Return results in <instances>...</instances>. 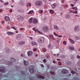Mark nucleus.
Wrapping results in <instances>:
<instances>
[{"label": "nucleus", "instance_id": "f257e3e1", "mask_svg": "<svg viewBox=\"0 0 80 80\" xmlns=\"http://www.w3.org/2000/svg\"><path fill=\"white\" fill-rule=\"evenodd\" d=\"M34 68H35V66L33 65H32L29 68L30 69H29V71L30 72V73H33L35 72V71H34Z\"/></svg>", "mask_w": 80, "mask_h": 80}, {"label": "nucleus", "instance_id": "f03ea898", "mask_svg": "<svg viewBox=\"0 0 80 80\" xmlns=\"http://www.w3.org/2000/svg\"><path fill=\"white\" fill-rule=\"evenodd\" d=\"M44 41H45V39L43 37H41L40 38H39L38 40V42L40 43H43Z\"/></svg>", "mask_w": 80, "mask_h": 80}, {"label": "nucleus", "instance_id": "7ed1b4c3", "mask_svg": "<svg viewBox=\"0 0 80 80\" xmlns=\"http://www.w3.org/2000/svg\"><path fill=\"white\" fill-rule=\"evenodd\" d=\"M35 4L37 6H42V2L40 1H37L35 2Z\"/></svg>", "mask_w": 80, "mask_h": 80}, {"label": "nucleus", "instance_id": "20e7f679", "mask_svg": "<svg viewBox=\"0 0 80 80\" xmlns=\"http://www.w3.org/2000/svg\"><path fill=\"white\" fill-rule=\"evenodd\" d=\"M18 20L19 21H22L24 19V18L21 16H18Z\"/></svg>", "mask_w": 80, "mask_h": 80}, {"label": "nucleus", "instance_id": "39448f33", "mask_svg": "<svg viewBox=\"0 0 80 80\" xmlns=\"http://www.w3.org/2000/svg\"><path fill=\"white\" fill-rule=\"evenodd\" d=\"M37 42L35 41H32L31 42V44L32 45V46H37L38 45Z\"/></svg>", "mask_w": 80, "mask_h": 80}, {"label": "nucleus", "instance_id": "423d86ee", "mask_svg": "<svg viewBox=\"0 0 80 80\" xmlns=\"http://www.w3.org/2000/svg\"><path fill=\"white\" fill-rule=\"evenodd\" d=\"M4 19L6 22H9L10 20V17L8 16H6L4 18Z\"/></svg>", "mask_w": 80, "mask_h": 80}, {"label": "nucleus", "instance_id": "0eeeda50", "mask_svg": "<svg viewBox=\"0 0 80 80\" xmlns=\"http://www.w3.org/2000/svg\"><path fill=\"white\" fill-rule=\"evenodd\" d=\"M80 30V28L79 26H76L74 27V30Z\"/></svg>", "mask_w": 80, "mask_h": 80}, {"label": "nucleus", "instance_id": "6e6552de", "mask_svg": "<svg viewBox=\"0 0 80 80\" xmlns=\"http://www.w3.org/2000/svg\"><path fill=\"white\" fill-rule=\"evenodd\" d=\"M32 23H38V20L36 18H33Z\"/></svg>", "mask_w": 80, "mask_h": 80}, {"label": "nucleus", "instance_id": "1a4fd4ad", "mask_svg": "<svg viewBox=\"0 0 80 80\" xmlns=\"http://www.w3.org/2000/svg\"><path fill=\"white\" fill-rule=\"evenodd\" d=\"M28 56H32L33 55V52L32 51H29L28 52Z\"/></svg>", "mask_w": 80, "mask_h": 80}, {"label": "nucleus", "instance_id": "9d476101", "mask_svg": "<svg viewBox=\"0 0 80 80\" xmlns=\"http://www.w3.org/2000/svg\"><path fill=\"white\" fill-rule=\"evenodd\" d=\"M42 30H49V28L47 26L44 27L42 28Z\"/></svg>", "mask_w": 80, "mask_h": 80}, {"label": "nucleus", "instance_id": "9b49d317", "mask_svg": "<svg viewBox=\"0 0 80 80\" xmlns=\"http://www.w3.org/2000/svg\"><path fill=\"white\" fill-rule=\"evenodd\" d=\"M68 71L67 70L64 69L62 70L61 72L62 73H68Z\"/></svg>", "mask_w": 80, "mask_h": 80}, {"label": "nucleus", "instance_id": "f8f14e48", "mask_svg": "<svg viewBox=\"0 0 80 80\" xmlns=\"http://www.w3.org/2000/svg\"><path fill=\"white\" fill-rule=\"evenodd\" d=\"M57 6V4L56 3H54L52 5L51 7L52 8H55Z\"/></svg>", "mask_w": 80, "mask_h": 80}, {"label": "nucleus", "instance_id": "ddd939ff", "mask_svg": "<svg viewBox=\"0 0 80 80\" xmlns=\"http://www.w3.org/2000/svg\"><path fill=\"white\" fill-rule=\"evenodd\" d=\"M21 37H22V35L18 34V35H17L16 36V38L17 39H18V40H19V39H20Z\"/></svg>", "mask_w": 80, "mask_h": 80}, {"label": "nucleus", "instance_id": "4468645a", "mask_svg": "<svg viewBox=\"0 0 80 80\" xmlns=\"http://www.w3.org/2000/svg\"><path fill=\"white\" fill-rule=\"evenodd\" d=\"M7 34L8 35H13L14 33L12 32H8Z\"/></svg>", "mask_w": 80, "mask_h": 80}, {"label": "nucleus", "instance_id": "2eb2a0df", "mask_svg": "<svg viewBox=\"0 0 80 80\" xmlns=\"http://www.w3.org/2000/svg\"><path fill=\"white\" fill-rule=\"evenodd\" d=\"M18 43L19 45H24V44L25 43V41L19 42Z\"/></svg>", "mask_w": 80, "mask_h": 80}, {"label": "nucleus", "instance_id": "dca6fc26", "mask_svg": "<svg viewBox=\"0 0 80 80\" xmlns=\"http://www.w3.org/2000/svg\"><path fill=\"white\" fill-rule=\"evenodd\" d=\"M53 27L54 29H56L57 30H58V29H59V28L57 26V25H54Z\"/></svg>", "mask_w": 80, "mask_h": 80}, {"label": "nucleus", "instance_id": "f3484780", "mask_svg": "<svg viewBox=\"0 0 80 80\" xmlns=\"http://www.w3.org/2000/svg\"><path fill=\"white\" fill-rule=\"evenodd\" d=\"M5 68H2V69H1L0 70V72H2V73H3V72H4L5 71Z\"/></svg>", "mask_w": 80, "mask_h": 80}, {"label": "nucleus", "instance_id": "a211bd4d", "mask_svg": "<svg viewBox=\"0 0 80 80\" xmlns=\"http://www.w3.org/2000/svg\"><path fill=\"white\" fill-rule=\"evenodd\" d=\"M69 41H70L71 42V43H72V44H74V43H75V42H74V41H73V40L70 39V38L68 39Z\"/></svg>", "mask_w": 80, "mask_h": 80}, {"label": "nucleus", "instance_id": "6ab92c4d", "mask_svg": "<svg viewBox=\"0 0 80 80\" xmlns=\"http://www.w3.org/2000/svg\"><path fill=\"white\" fill-rule=\"evenodd\" d=\"M32 20H33V18H30L29 20V23H32Z\"/></svg>", "mask_w": 80, "mask_h": 80}, {"label": "nucleus", "instance_id": "aec40b11", "mask_svg": "<svg viewBox=\"0 0 80 80\" xmlns=\"http://www.w3.org/2000/svg\"><path fill=\"white\" fill-rule=\"evenodd\" d=\"M65 17L67 18H70V16L69 14H67L66 15Z\"/></svg>", "mask_w": 80, "mask_h": 80}, {"label": "nucleus", "instance_id": "412c9836", "mask_svg": "<svg viewBox=\"0 0 80 80\" xmlns=\"http://www.w3.org/2000/svg\"><path fill=\"white\" fill-rule=\"evenodd\" d=\"M24 63L25 65H28V62L25 61V60H24Z\"/></svg>", "mask_w": 80, "mask_h": 80}, {"label": "nucleus", "instance_id": "4be33fe9", "mask_svg": "<svg viewBox=\"0 0 80 80\" xmlns=\"http://www.w3.org/2000/svg\"><path fill=\"white\" fill-rule=\"evenodd\" d=\"M33 12V10H31L28 13V14H32Z\"/></svg>", "mask_w": 80, "mask_h": 80}, {"label": "nucleus", "instance_id": "5701e85b", "mask_svg": "<svg viewBox=\"0 0 80 80\" xmlns=\"http://www.w3.org/2000/svg\"><path fill=\"white\" fill-rule=\"evenodd\" d=\"M35 32H38V33H40V34H43L42 32H40V31L38 30H35L34 31Z\"/></svg>", "mask_w": 80, "mask_h": 80}, {"label": "nucleus", "instance_id": "b1692460", "mask_svg": "<svg viewBox=\"0 0 80 80\" xmlns=\"http://www.w3.org/2000/svg\"><path fill=\"white\" fill-rule=\"evenodd\" d=\"M69 48L70 50H75V48L73 47H69Z\"/></svg>", "mask_w": 80, "mask_h": 80}, {"label": "nucleus", "instance_id": "393cba45", "mask_svg": "<svg viewBox=\"0 0 80 80\" xmlns=\"http://www.w3.org/2000/svg\"><path fill=\"white\" fill-rule=\"evenodd\" d=\"M38 78H44V77H43V76L40 75H38Z\"/></svg>", "mask_w": 80, "mask_h": 80}, {"label": "nucleus", "instance_id": "a878e982", "mask_svg": "<svg viewBox=\"0 0 80 80\" xmlns=\"http://www.w3.org/2000/svg\"><path fill=\"white\" fill-rule=\"evenodd\" d=\"M11 60L12 61V62H15V59L13 58H11Z\"/></svg>", "mask_w": 80, "mask_h": 80}, {"label": "nucleus", "instance_id": "bb28decb", "mask_svg": "<svg viewBox=\"0 0 80 80\" xmlns=\"http://www.w3.org/2000/svg\"><path fill=\"white\" fill-rule=\"evenodd\" d=\"M49 37L51 38V39H52V38L53 37V36L52 35H49Z\"/></svg>", "mask_w": 80, "mask_h": 80}, {"label": "nucleus", "instance_id": "cd10ccee", "mask_svg": "<svg viewBox=\"0 0 80 80\" xmlns=\"http://www.w3.org/2000/svg\"><path fill=\"white\" fill-rule=\"evenodd\" d=\"M68 6L67 5H64L62 6V7H63V8H65V7H67Z\"/></svg>", "mask_w": 80, "mask_h": 80}, {"label": "nucleus", "instance_id": "c85d7f7f", "mask_svg": "<svg viewBox=\"0 0 80 80\" xmlns=\"http://www.w3.org/2000/svg\"><path fill=\"white\" fill-rule=\"evenodd\" d=\"M48 48H52V45L51 44H49L48 45Z\"/></svg>", "mask_w": 80, "mask_h": 80}, {"label": "nucleus", "instance_id": "c756f323", "mask_svg": "<svg viewBox=\"0 0 80 80\" xmlns=\"http://www.w3.org/2000/svg\"><path fill=\"white\" fill-rule=\"evenodd\" d=\"M8 2H7L6 3H4V5H5V6H6V5H8Z\"/></svg>", "mask_w": 80, "mask_h": 80}, {"label": "nucleus", "instance_id": "7c9ffc66", "mask_svg": "<svg viewBox=\"0 0 80 80\" xmlns=\"http://www.w3.org/2000/svg\"><path fill=\"white\" fill-rule=\"evenodd\" d=\"M27 7H28V6L29 7H30V6H31V4L30 3H28L27 5Z\"/></svg>", "mask_w": 80, "mask_h": 80}, {"label": "nucleus", "instance_id": "2f4dec72", "mask_svg": "<svg viewBox=\"0 0 80 80\" xmlns=\"http://www.w3.org/2000/svg\"><path fill=\"white\" fill-rule=\"evenodd\" d=\"M8 65H12V62H8Z\"/></svg>", "mask_w": 80, "mask_h": 80}, {"label": "nucleus", "instance_id": "473e14b6", "mask_svg": "<svg viewBox=\"0 0 80 80\" xmlns=\"http://www.w3.org/2000/svg\"><path fill=\"white\" fill-rule=\"evenodd\" d=\"M33 30H38L37 29L36 27L33 28L32 29Z\"/></svg>", "mask_w": 80, "mask_h": 80}, {"label": "nucleus", "instance_id": "72a5a7b5", "mask_svg": "<svg viewBox=\"0 0 80 80\" xmlns=\"http://www.w3.org/2000/svg\"><path fill=\"white\" fill-rule=\"evenodd\" d=\"M39 13H43V11L41 10H39Z\"/></svg>", "mask_w": 80, "mask_h": 80}, {"label": "nucleus", "instance_id": "f704fd0d", "mask_svg": "<svg viewBox=\"0 0 80 80\" xmlns=\"http://www.w3.org/2000/svg\"><path fill=\"white\" fill-rule=\"evenodd\" d=\"M50 12L51 13H54V12L53 10H50Z\"/></svg>", "mask_w": 80, "mask_h": 80}, {"label": "nucleus", "instance_id": "c9c22d12", "mask_svg": "<svg viewBox=\"0 0 80 80\" xmlns=\"http://www.w3.org/2000/svg\"><path fill=\"white\" fill-rule=\"evenodd\" d=\"M50 73H51V74H52V75L55 74V72H54L53 71L50 72Z\"/></svg>", "mask_w": 80, "mask_h": 80}, {"label": "nucleus", "instance_id": "e433bc0d", "mask_svg": "<svg viewBox=\"0 0 80 80\" xmlns=\"http://www.w3.org/2000/svg\"><path fill=\"white\" fill-rule=\"evenodd\" d=\"M11 28H13V29H14V30H17V29L15 27H11Z\"/></svg>", "mask_w": 80, "mask_h": 80}, {"label": "nucleus", "instance_id": "4c0bfd02", "mask_svg": "<svg viewBox=\"0 0 80 80\" xmlns=\"http://www.w3.org/2000/svg\"><path fill=\"white\" fill-rule=\"evenodd\" d=\"M42 51L43 52H46V48H44L42 49Z\"/></svg>", "mask_w": 80, "mask_h": 80}, {"label": "nucleus", "instance_id": "58836bf2", "mask_svg": "<svg viewBox=\"0 0 80 80\" xmlns=\"http://www.w3.org/2000/svg\"><path fill=\"white\" fill-rule=\"evenodd\" d=\"M58 64L59 65H62V62H58Z\"/></svg>", "mask_w": 80, "mask_h": 80}, {"label": "nucleus", "instance_id": "ea45409f", "mask_svg": "<svg viewBox=\"0 0 80 80\" xmlns=\"http://www.w3.org/2000/svg\"><path fill=\"white\" fill-rule=\"evenodd\" d=\"M54 35H55V36H58V34L56 33H55V32H54Z\"/></svg>", "mask_w": 80, "mask_h": 80}, {"label": "nucleus", "instance_id": "a19ab883", "mask_svg": "<svg viewBox=\"0 0 80 80\" xmlns=\"http://www.w3.org/2000/svg\"><path fill=\"white\" fill-rule=\"evenodd\" d=\"M76 40H78L79 39V38H78L77 36H76L75 37Z\"/></svg>", "mask_w": 80, "mask_h": 80}, {"label": "nucleus", "instance_id": "79ce46f5", "mask_svg": "<svg viewBox=\"0 0 80 80\" xmlns=\"http://www.w3.org/2000/svg\"><path fill=\"white\" fill-rule=\"evenodd\" d=\"M66 43L67 42L65 41H64V42H63V44H64V45H66Z\"/></svg>", "mask_w": 80, "mask_h": 80}, {"label": "nucleus", "instance_id": "37998d69", "mask_svg": "<svg viewBox=\"0 0 80 80\" xmlns=\"http://www.w3.org/2000/svg\"><path fill=\"white\" fill-rule=\"evenodd\" d=\"M37 49L36 48H34L33 50L34 52H36V51H37Z\"/></svg>", "mask_w": 80, "mask_h": 80}, {"label": "nucleus", "instance_id": "c03bdc74", "mask_svg": "<svg viewBox=\"0 0 80 80\" xmlns=\"http://www.w3.org/2000/svg\"><path fill=\"white\" fill-rule=\"evenodd\" d=\"M71 73H72V74H74V73H75V72L73 71H72Z\"/></svg>", "mask_w": 80, "mask_h": 80}, {"label": "nucleus", "instance_id": "a18cd8bd", "mask_svg": "<svg viewBox=\"0 0 80 80\" xmlns=\"http://www.w3.org/2000/svg\"><path fill=\"white\" fill-rule=\"evenodd\" d=\"M77 58H80V56H79V55H77Z\"/></svg>", "mask_w": 80, "mask_h": 80}, {"label": "nucleus", "instance_id": "49530a36", "mask_svg": "<svg viewBox=\"0 0 80 80\" xmlns=\"http://www.w3.org/2000/svg\"><path fill=\"white\" fill-rule=\"evenodd\" d=\"M25 29H24V28H20V30H24Z\"/></svg>", "mask_w": 80, "mask_h": 80}, {"label": "nucleus", "instance_id": "de8ad7c7", "mask_svg": "<svg viewBox=\"0 0 80 80\" xmlns=\"http://www.w3.org/2000/svg\"><path fill=\"white\" fill-rule=\"evenodd\" d=\"M29 38L31 40H33V38H32V37H29Z\"/></svg>", "mask_w": 80, "mask_h": 80}, {"label": "nucleus", "instance_id": "09e8293b", "mask_svg": "<svg viewBox=\"0 0 80 80\" xmlns=\"http://www.w3.org/2000/svg\"><path fill=\"white\" fill-rule=\"evenodd\" d=\"M47 19V18H44V20H46Z\"/></svg>", "mask_w": 80, "mask_h": 80}, {"label": "nucleus", "instance_id": "8fccbe9b", "mask_svg": "<svg viewBox=\"0 0 80 80\" xmlns=\"http://www.w3.org/2000/svg\"><path fill=\"white\" fill-rule=\"evenodd\" d=\"M46 59H45L44 60H43V62H46Z\"/></svg>", "mask_w": 80, "mask_h": 80}, {"label": "nucleus", "instance_id": "3c124183", "mask_svg": "<svg viewBox=\"0 0 80 80\" xmlns=\"http://www.w3.org/2000/svg\"><path fill=\"white\" fill-rule=\"evenodd\" d=\"M73 13H77V11H74V12H73Z\"/></svg>", "mask_w": 80, "mask_h": 80}, {"label": "nucleus", "instance_id": "603ef678", "mask_svg": "<svg viewBox=\"0 0 80 80\" xmlns=\"http://www.w3.org/2000/svg\"><path fill=\"white\" fill-rule=\"evenodd\" d=\"M71 7H74V5L73 4H71Z\"/></svg>", "mask_w": 80, "mask_h": 80}, {"label": "nucleus", "instance_id": "864d4df0", "mask_svg": "<svg viewBox=\"0 0 80 80\" xmlns=\"http://www.w3.org/2000/svg\"><path fill=\"white\" fill-rule=\"evenodd\" d=\"M9 12H12V9H10V10H9Z\"/></svg>", "mask_w": 80, "mask_h": 80}, {"label": "nucleus", "instance_id": "5fc2aeb1", "mask_svg": "<svg viewBox=\"0 0 80 80\" xmlns=\"http://www.w3.org/2000/svg\"><path fill=\"white\" fill-rule=\"evenodd\" d=\"M4 22H4V21H2V24H3V23H4Z\"/></svg>", "mask_w": 80, "mask_h": 80}, {"label": "nucleus", "instance_id": "6e6d98bb", "mask_svg": "<svg viewBox=\"0 0 80 80\" xmlns=\"http://www.w3.org/2000/svg\"><path fill=\"white\" fill-rule=\"evenodd\" d=\"M53 63H56V62L55 61H53Z\"/></svg>", "mask_w": 80, "mask_h": 80}, {"label": "nucleus", "instance_id": "4d7b16f0", "mask_svg": "<svg viewBox=\"0 0 80 80\" xmlns=\"http://www.w3.org/2000/svg\"><path fill=\"white\" fill-rule=\"evenodd\" d=\"M41 67H44V66H43V64H41Z\"/></svg>", "mask_w": 80, "mask_h": 80}, {"label": "nucleus", "instance_id": "13d9d810", "mask_svg": "<svg viewBox=\"0 0 80 80\" xmlns=\"http://www.w3.org/2000/svg\"><path fill=\"white\" fill-rule=\"evenodd\" d=\"M64 2L65 1H64V0H62V3H64Z\"/></svg>", "mask_w": 80, "mask_h": 80}, {"label": "nucleus", "instance_id": "bf43d9fd", "mask_svg": "<svg viewBox=\"0 0 80 80\" xmlns=\"http://www.w3.org/2000/svg\"><path fill=\"white\" fill-rule=\"evenodd\" d=\"M70 12H72V13H74V12H75V11H72V10H70Z\"/></svg>", "mask_w": 80, "mask_h": 80}, {"label": "nucleus", "instance_id": "052dcab7", "mask_svg": "<svg viewBox=\"0 0 80 80\" xmlns=\"http://www.w3.org/2000/svg\"><path fill=\"white\" fill-rule=\"evenodd\" d=\"M2 77V74H0V77Z\"/></svg>", "mask_w": 80, "mask_h": 80}, {"label": "nucleus", "instance_id": "680f3d73", "mask_svg": "<svg viewBox=\"0 0 80 80\" xmlns=\"http://www.w3.org/2000/svg\"><path fill=\"white\" fill-rule=\"evenodd\" d=\"M74 10H77V7H75Z\"/></svg>", "mask_w": 80, "mask_h": 80}, {"label": "nucleus", "instance_id": "e2e57ef3", "mask_svg": "<svg viewBox=\"0 0 80 80\" xmlns=\"http://www.w3.org/2000/svg\"><path fill=\"white\" fill-rule=\"evenodd\" d=\"M62 37V36H58V37H59V38Z\"/></svg>", "mask_w": 80, "mask_h": 80}, {"label": "nucleus", "instance_id": "0e129e2a", "mask_svg": "<svg viewBox=\"0 0 80 80\" xmlns=\"http://www.w3.org/2000/svg\"><path fill=\"white\" fill-rule=\"evenodd\" d=\"M19 67L18 66L16 67V68H19Z\"/></svg>", "mask_w": 80, "mask_h": 80}, {"label": "nucleus", "instance_id": "69168bd1", "mask_svg": "<svg viewBox=\"0 0 80 80\" xmlns=\"http://www.w3.org/2000/svg\"><path fill=\"white\" fill-rule=\"evenodd\" d=\"M2 12V9H0V12Z\"/></svg>", "mask_w": 80, "mask_h": 80}, {"label": "nucleus", "instance_id": "338daca9", "mask_svg": "<svg viewBox=\"0 0 80 80\" xmlns=\"http://www.w3.org/2000/svg\"><path fill=\"white\" fill-rule=\"evenodd\" d=\"M52 40H55V38H53V37H52Z\"/></svg>", "mask_w": 80, "mask_h": 80}, {"label": "nucleus", "instance_id": "774afa93", "mask_svg": "<svg viewBox=\"0 0 80 80\" xmlns=\"http://www.w3.org/2000/svg\"><path fill=\"white\" fill-rule=\"evenodd\" d=\"M75 80H80L79 79H76Z\"/></svg>", "mask_w": 80, "mask_h": 80}]
</instances>
